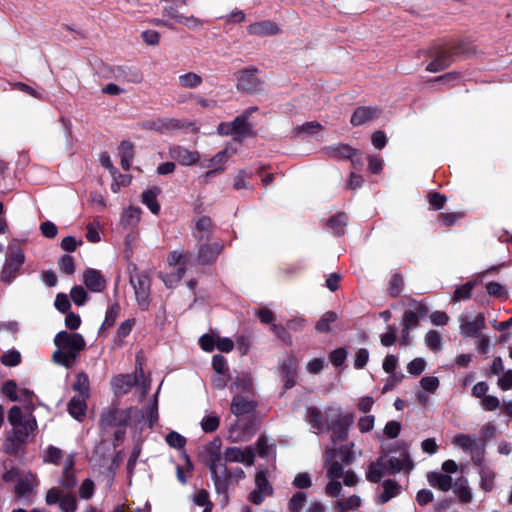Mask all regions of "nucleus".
<instances>
[{
  "label": "nucleus",
  "instance_id": "nucleus-1",
  "mask_svg": "<svg viewBox=\"0 0 512 512\" xmlns=\"http://www.w3.org/2000/svg\"><path fill=\"white\" fill-rule=\"evenodd\" d=\"M57 349L52 358L55 363L70 367L74 364L78 354L85 348V340L81 334L60 331L54 338Z\"/></svg>",
  "mask_w": 512,
  "mask_h": 512
},
{
  "label": "nucleus",
  "instance_id": "nucleus-2",
  "mask_svg": "<svg viewBox=\"0 0 512 512\" xmlns=\"http://www.w3.org/2000/svg\"><path fill=\"white\" fill-rule=\"evenodd\" d=\"M33 405H27L25 412L19 406H13L8 412V422L13 427V433L20 438H28L37 428V422L32 415Z\"/></svg>",
  "mask_w": 512,
  "mask_h": 512
},
{
  "label": "nucleus",
  "instance_id": "nucleus-3",
  "mask_svg": "<svg viewBox=\"0 0 512 512\" xmlns=\"http://www.w3.org/2000/svg\"><path fill=\"white\" fill-rule=\"evenodd\" d=\"M140 417V413L134 409H110L105 414H103L101 418V426L103 429H109L112 427H118L119 429L115 431V437L119 439L124 431L121 429L128 424H130L131 420L138 419Z\"/></svg>",
  "mask_w": 512,
  "mask_h": 512
},
{
  "label": "nucleus",
  "instance_id": "nucleus-4",
  "mask_svg": "<svg viewBox=\"0 0 512 512\" xmlns=\"http://www.w3.org/2000/svg\"><path fill=\"white\" fill-rule=\"evenodd\" d=\"M207 463L210 472L215 480L216 487L218 488L219 482L223 477L227 476L225 465L221 461L220 443L213 442L206 447Z\"/></svg>",
  "mask_w": 512,
  "mask_h": 512
},
{
  "label": "nucleus",
  "instance_id": "nucleus-5",
  "mask_svg": "<svg viewBox=\"0 0 512 512\" xmlns=\"http://www.w3.org/2000/svg\"><path fill=\"white\" fill-rule=\"evenodd\" d=\"M130 283L135 292V298L139 305L146 306L150 295V278L145 273L132 274Z\"/></svg>",
  "mask_w": 512,
  "mask_h": 512
},
{
  "label": "nucleus",
  "instance_id": "nucleus-6",
  "mask_svg": "<svg viewBox=\"0 0 512 512\" xmlns=\"http://www.w3.org/2000/svg\"><path fill=\"white\" fill-rule=\"evenodd\" d=\"M258 70L246 68L237 73V89L245 92H257L262 88V81L257 76Z\"/></svg>",
  "mask_w": 512,
  "mask_h": 512
},
{
  "label": "nucleus",
  "instance_id": "nucleus-7",
  "mask_svg": "<svg viewBox=\"0 0 512 512\" xmlns=\"http://www.w3.org/2000/svg\"><path fill=\"white\" fill-rule=\"evenodd\" d=\"M459 322L460 333L465 337L476 336L485 326V318L481 313L474 316L461 315Z\"/></svg>",
  "mask_w": 512,
  "mask_h": 512
},
{
  "label": "nucleus",
  "instance_id": "nucleus-8",
  "mask_svg": "<svg viewBox=\"0 0 512 512\" xmlns=\"http://www.w3.org/2000/svg\"><path fill=\"white\" fill-rule=\"evenodd\" d=\"M255 453L252 447L244 449L239 447H229L224 451V460L226 462H238L247 466L254 464Z\"/></svg>",
  "mask_w": 512,
  "mask_h": 512
},
{
  "label": "nucleus",
  "instance_id": "nucleus-9",
  "mask_svg": "<svg viewBox=\"0 0 512 512\" xmlns=\"http://www.w3.org/2000/svg\"><path fill=\"white\" fill-rule=\"evenodd\" d=\"M169 155L173 160L183 166L195 165L200 160V154L197 151H191L180 145L170 147Z\"/></svg>",
  "mask_w": 512,
  "mask_h": 512
},
{
  "label": "nucleus",
  "instance_id": "nucleus-10",
  "mask_svg": "<svg viewBox=\"0 0 512 512\" xmlns=\"http://www.w3.org/2000/svg\"><path fill=\"white\" fill-rule=\"evenodd\" d=\"M385 461L387 464V472L389 473H398L401 471L409 473L414 468V463L406 450H404L399 457L392 456L387 459L385 458Z\"/></svg>",
  "mask_w": 512,
  "mask_h": 512
},
{
  "label": "nucleus",
  "instance_id": "nucleus-11",
  "mask_svg": "<svg viewBox=\"0 0 512 512\" xmlns=\"http://www.w3.org/2000/svg\"><path fill=\"white\" fill-rule=\"evenodd\" d=\"M38 485L36 476L31 472H24L19 475L15 486V493L18 497H28L35 493Z\"/></svg>",
  "mask_w": 512,
  "mask_h": 512
},
{
  "label": "nucleus",
  "instance_id": "nucleus-12",
  "mask_svg": "<svg viewBox=\"0 0 512 512\" xmlns=\"http://www.w3.org/2000/svg\"><path fill=\"white\" fill-rule=\"evenodd\" d=\"M256 489L249 495L250 501L255 504H260L266 496L272 494V487L266 478L264 472H258L255 477Z\"/></svg>",
  "mask_w": 512,
  "mask_h": 512
},
{
  "label": "nucleus",
  "instance_id": "nucleus-13",
  "mask_svg": "<svg viewBox=\"0 0 512 512\" xmlns=\"http://www.w3.org/2000/svg\"><path fill=\"white\" fill-rule=\"evenodd\" d=\"M25 256L22 252H15L9 262L5 264L0 275V279L6 283H10L16 276L19 267L24 263Z\"/></svg>",
  "mask_w": 512,
  "mask_h": 512
},
{
  "label": "nucleus",
  "instance_id": "nucleus-14",
  "mask_svg": "<svg viewBox=\"0 0 512 512\" xmlns=\"http://www.w3.org/2000/svg\"><path fill=\"white\" fill-rule=\"evenodd\" d=\"M166 15L177 23H181L190 29H200L202 21L193 15L185 16L176 7L166 9Z\"/></svg>",
  "mask_w": 512,
  "mask_h": 512
},
{
  "label": "nucleus",
  "instance_id": "nucleus-15",
  "mask_svg": "<svg viewBox=\"0 0 512 512\" xmlns=\"http://www.w3.org/2000/svg\"><path fill=\"white\" fill-rule=\"evenodd\" d=\"M136 382L135 375H118L112 379L111 385L115 395L120 396L128 393Z\"/></svg>",
  "mask_w": 512,
  "mask_h": 512
},
{
  "label": "nucleus",
  "instance_id": "nucleus-16",
  "mask_svg": "<svg viewBox=\"0 0 512 512\" xmlns=\"http://www.w3.org/2000/svg\"><path fill=\"white\" fill-rule=\"evenodd\" d=\"M280 32L279 27L271 21L256 22L248 26V33L256 36H271Z\"/></svg>",
  "mask_w": 512,
  "mask_h": 512
},
{
  "label": "nucleus",
  "instance_id": "nucleus-17",
  "mask_svg": "<svg viewBox=\"0 0 512 512\" xmlns=\"http://www.w3.org/2000/svg\"><path fill=\"white\" fill-rule=\"evenodd\" d=\"M377 115L378 109L375 107H359L351 117V124L353 126L363 125L375 119Z\"/></svg>",
  "mask_w": 512,
  "mask_h": 512
},
{
  "label": "nucleus",
  "instance_id": "nucleus-18",
  "mask_svg": "<svg viewBox=\"0 0 512 512\" xmlns=\"http://www.w3.org/2000/svg\"><path fill=\"white\" fill-rule=\"evenodd\" d=\"M86 287L93 292H100L105 288V280L97 270L89 269L83 275Z\"/></svg>",
  "mask_w": 512,
  "mask_h": 512
},
{
  "label": "nucleus",
  "instance_id": "nucleus-19",
  "mask_svg": "<svg viewBox=\"0 0 512 512\" xmlns=\"http://www.w3.org/2000/svg\"><path fill=\"white\" fill-rule=\"evenodd\" d=\"M427 313L424 305L416 304L413 310H407L403 314L402 324L404 328H411L417 325L419 319Z\"/></svg>",
  "mask_w": 512,
  "mask_h": 512
},
{
  "label": "nucleus",
  "instance_id": "nucleus-20",
  "mask_svg": "<svg viewBox=\"0 0 512 512\" xmlns=\"http://www.w3.org/2000/svg\"><path fill=\"white\" fill-rule=\"evenodd\" d=\"M428 483L442 491H448L452 488V478L439 472H430L427 474Z\"/></svg>",
  "mask_w": 512,
  "mask_h": 512
},
{
  "label": "nucleus",
  "instance_id": "nucleus-21",
  "mask_svg": "<svg viewBox=\"0 0 512 512\" xmlns=\"http://www.w3.org/2000/svg\"><path fill=\"white\" fill-rule=\"evenodd\" d=\"M336 450L329 449L326 451V462L329 465L327 476L329 479H339L343 476V468L342 465L339 464L336 460Z\"/></svg>",
  "mask_w": 512,
  "mask_h": 512
},
{
  "label": "nucleus",
  "instance_id": "nucleus-22",
  "mask_svg": "<svg viewBox=\"0 0 512 512\" xmlns=\"http://www.w3.org/2000/svg\"><path fill=\"white\" fill-rule=\"evenodd\" d=\"M387 471L385 457H380L377 462L371 463L366 473V478L373 483H378Z\"/></svg>",
  "mask_w": 512,
  "mask_h": 512
},
{
  "label": "nucleus",
  "instance_id": "nucleus-23",
  "mask_svg": "<svg viewBox=\"0 0 512 512\" xmlns=\"http://www.w3.org/2000/svg\"><path fill=\"white\" fill-rule=\"evenodd\" d=\"M254 408V402L242 396H235L231 403V411L237 416L250 413Z\"/></svg>",
  "mask_w": 512,
  "mask_h": 512
},
{
  "label": "nucleus",
  "instance_id": "nucleus-24",
  "mask_svg": "<svg viewBox=\"0 0 512 512\" xmlns=\"http://www.w3.org/2000/svg\"><path fill=\"white\" fill-rule=\"evenodd\" d=\"M451 443L466 452H472L477 447V439L466 434L455 435Z\"/></svg>",
  "mask_w": 512,
  "mask_h": 512
},
{
  "label": "nucleus",
  "instance_id": "nucleus-25",
  "mask_svg": "<svg viewBox=\"0 0 512 512\" xmlns=\"http://www.w3.org/2000/svg\"><path fill=\"white\" fill-rule=\"evenodd\" d=\"M140 220V209L128 207L122 213L120 225L124 228L134 227Z\"/></svg>",
  "mask_w": 512,
  "mask_h": 512
},
{
  "label": "nucleus",
  "instance_id": "nucleus-26",
  "mask_svg": "<svg viewBox=\"0 0 512 512\" xmlns=\"http://www.w3.org/2000/svg\"><path fill=\"white\" fill-rule=\"evenodd\" d=\"M178 82L182 88L194 89L202 84L203 79L199 74L195 72H187L179 75Z\"/></svg>",
  "mask_w": 512,
  "mask_h": 512
},
{
  "label": "nucleus",
  "instance_id": "nucleus-27",
  "mask_svg": "<svg viewBox=\"0 0 512 512\" xmlns=\"http://www.w3.org/2000/svg\"><path fill=\"white\" fill-rule=\"evenodd\" d=\"M28 438H20L18 437V434L11 433L9 434L3 443V449L8 454H16L21 445L24 444L27 441Z\"/></svg>",
  "mask_w": 512,
  "mask_h": 512
},
{
  "label": "nucleus",
  "instance_id": "nucleus-28",
  "mask_svg": "<svg viewBox=\"0 0 512 512\" xmlns=\"http://www.w3.org/2000/svg\"><path fill=\"white\" fill-rule=\"evenodd\" d=\"M220 252V246L217 243L207 244L200 248L199 258L203 263L213 261Z\"/></svg>",
  "mask_w": 512,
  "mask_h": 512
},
{
  "label": "nucleus",
  "instance_id": "nucleus-29",
  "mask_svg": "<svg viewBox=\"0 0 512 512\" xmlns=\"http://www.w3.org/2000/svg\"><path fill=\"white\" fill-rule=\"evenodd\" d=\"M85 399L82 396H75L70 400L68 410L71 416L79 419L84 415L86 409Z\"/></svg>",
  "mask_w": 512,
  "mask_h": 512
},
{
  "label": "nucleus",
  "instance_id": "nucleus-30",
  "mask_svg": "<svg viewBox=\"0 0 512 512\" xmlns=\"http://www.w3.org/2000/svg\"><path fill=\"white\" fill-rule=\"evenodd\" d=\"M399 493V485L395 482V481H392V480H386L384 483H383V492L382 494L379 496V499L378 501L380 503H386L388 502L391 498L395 497L396 495H398Z\"/></svg>",
  "mask_w": 512,
  "mask_h": 512
},
{
  "label": "nucleus",
  "instance_id": "nucleus-31",
  "mask_svg": "<svg viewBox=\"0 0 512 512\" xmlns=\"http://www.w3.org/2000/svg\"><path fill=\"white\" fill-rule=\"evenodd\" d=\"M344 425H339L333 427L332 431V440L334 442L336 441H342L345 440L348 435V426L353 423V417L350 415H347L343 418Z\"/></svg>",
  "mask_w": 512,
  "mask_h": 512
},
{
  "label": "nucleus",
  "instance_id": "nucleus-32",
  "mask_svg": "<svg viewBox=\"0 0 512 512\" xmlns=\"http://www.w3.org/2000/svg\"><path fill=\"white\" fill-rule=\"evenodd\" d=\"M250 130L246 116H239L231 123V131L238 136L248 135Z\"/></svg>",
  "mask_w": 512,
  "mask_h": 512
},
{
  "label": "nucleus",
  "instance_id": "nucleus-33",
  "mask_svg": "<svg viewBox=\"0 0 512 512\" xmlns=\"http://www.w3.org/2000/svg\"><path fill=\"white\" fill-rule=\"evenodd\" d=\"M73 389L78 392V396L87 398L89 395V379L88 376L81 372L77 374Z\"/></svg>",
  "mask_w": 512,
  "mask_h": 512
},
{
  "label": "nucleus",
  "instance_id": "nucleus-34",
  "mask_svg": "<svg viewBox=\"0 0 512 512\" xmlns=\"http://www.w3.org/2000/svg\"><path fill=\"white\" fill-rule=\"evenodd\" d=\"M337 319V314L334 312H326L320 320L317 322L315 329L317 332L325 333L329 332L331 327L330 325L335 322Z\"/></svg>",
  "mask_w": 512,
  "mask_h": 512
},
{
  "label": "nucleus",
  "instance_id": "nucleus-35",
  "mask_svg": "<svg viewBox=\"0 0 512 512\" xmlns=\"http://www.w3.org/2000/svg\"><path fill=\"white\" fill-rule=\"evenodd\" d=\"M121 166L124 170H129L133 158V150L130 143L123 142L120 145Z\"/></svg>",
  "mask_w": 512,
  "mask_h": 512
},
{
  "label": "nucleus",
  "instance_id": "nucleus-36",
  "mask_svg": "<svg viewBox=\"0 0 512 512\" xmlns=\"http://www.w3.org/2000/svg\"><path fill=\"white\" fill-rule=\"evenodd\" d=\"M157 193L153 190H148L142 194V202L150 209L153 214H158L160 206L156 201Z\"/></svg>",
  "mask_w": 512,
  "mask_h": 512
},
{
  "label": "nucleus",
  "instance_id": "nucleus-37",
  "mask_svg": "<svg viewBox=\"0 0 512 512\" xmlns=\"http://www.w3.org/2000/svg\"><path fill=\"white\" fill-rule=\"evenodd\" d=\"M361 505V499L357 495H353L347 499H341L337 502V508L340 512H345L346 510H353L358 508Z\"/></svg>",
  "mask_w": 512,
  "mask_h": 512
},
{
  "label": "nucleus",
  "instance_id": "nucleus-38",
  "mask_svg": "<svg viewBox=\"0 0 512 512\" xmlns=\"http://www.w3.org/2000/svg\"><path fill=\"white\" fill-rule=\"evenodd\" d=\"M0 360L4 366L13 367L21 362V354L19 351L11 349L2 355Z\"/></svg>",
  "mask_w": 512,
  "mask_h": 512
},
{
  "label": "nucleus",
  "instance_id": "nucleus-39",
  "mask_svg": "<svg viewBox=\"0 0 512 512\" xmlns=\"http://www.w3.org/2000/svg\"><path fill=\"white\" fill-rule=\"evenodd\" d=\"M166 443L174 449H182L186 444V438L176 431H171L165 437Z\"/></svg>",
  "mask_w": 512,
  "mask_h": 512
},
{
  "label": "nucleus",
  "instance_id": "nucleus-40",
  "mask_svg": "<svg viewBox=\"0 0 512 512\" xmlns=\"http://www.w3.org/2000/svg\"><path fill=\"white\" fill-rule=\"evenodd\" d=\"M426 345L432 350H439L442 347V338L439 332L435 330L429 331L425 336Z\"/></svg>",
  "mask_w": 512,
  "mask_h": 512
},
{
  "label": "nucleus",
  "instance_id": "nucleus-41",
  "mask_svg": "<svg viewBox=\"0 0 512 512\" xmlns=\"http://www.w3.org/2000/svg\"><path fill=\"white\" fill-rule=\"evenodd\" d=\"M73 465V461L71 458H68L66 460L65 468H64V474L62 479V485L66 487L67 489H71L75 486V479L73 477V473L71 471V466Z\"/></svg>",
  "mask_w": 512,
  "mask_h": 512
},
{
  "label": "nucleus",
  "instance_id": "nucleus-42",
  "mask_svg": "<svg viewBox=\"0 0 512 512\" xmlns=\"http://www.w3.org/2000/svg\"><path fill=\"white\" fill-rule=\"evenodd\" d=\"M473 287V282H467L464 285L458 287L454 292L453 300L455 302H459L461 300L468 299L471 295Z\"/></svg>",
  "mask_w": 512,
  "mask_h": 512
},
{
  "label": "nucleus",
  "instance_id": "nucleus-43",
  "mask_svg": "<svg viewBox=\"0 0 512 512\" xmlns=\"http://www.w3.org/2000/svg\"><path fill=\"white\" fill-rule=\"evenodd\" d=\"M134 326V320H126L124 321L117 330V338L116 341L119 345L123 344L124 339L130 334L132 328Z\"/></svg>",
  "mask_w": 512,
  "mask_h": 512
},
{
  "label": "nucleus",
  "instance_id": "nucleus-44",
  "mask_svg": "<svg viewBox=\"0 0 512 512\" xmlns=\"http://www.w3.org/2000/svg\"><path fill=\"white\" fill-rule=\"evenodd\" d=\"M184 275V267H178L176 271H172L170 274H167L163 277V282L169 288L174 287L183 277Z\"/></svg>",
  "mask_w": 512,
  "mask_h": 512
},
{
  "label": "nucleus",
  "instance_id": "nucleus-45",
  "mask_svg": "<svg viewBox=\"0 0 512 512\" xmlns=\"http://www.w3.org/2000/svg\"><path fill=\"white\" fill-rule=\"evenodd\" d=\"M70 296L72 301L78 306L83 305L87 299V293L81 286L73 287L71 289Z\"/></svg>",
  "mask_w": 512,
  "mask_h": 512
},
{
  "label": "nucleus",
  "instance_id": "nucleus-46",
  "mask_svg": "<svg viewBox=\"0 0 512 512\" xmlns=\"http://www.w3.org/2000/svg\"><path fill=\"white\" fill-rule=\"evenodd\" d=\"M59 506L63 512H75L77 509V502L74 496L63 495Z\"/></svg>",
  "mask_w": 512,
  "mask_h": 512
},
{
  "label": "nucleus",
  "instance_id": "nucleus-47",
  "mask_svg": "<svg viewBox=\"0 0 512 512\" xmlns=\"http://www.w3.org/2000/svg\"><path fill=\"white\" fill-rule=\"evenodd\" d=\"M219 426V418L216 415H209L202 419L201 427L205 432H213Z\"/></svg>",
  "mask_w": 512,
  "mask_h": 512
},
{
  "label": "nucleus",
  "instance_id": "nucleus-48",
  "mask_svg": "<svg viewBox=\"0 0 512 512\" xmlns=\"http://www.w3.org/2000/svg\"><path fill=\"white\" fill-rule=\"evenodd\" d=\"M426 367V362L423 358H415L407 365V370L412 375L421 374Z\"/></svg>",
  "mask_w": 512,
  "mask_h": 512
},
{
  "label": "nucleus",
  "instance_id": "nucleus-49",
  "mask_svg": "<svg viewBox=\"0 0 512 512\" xmlns=\"http://www.w3.org/2000/svg\"><path fill=\"white\" fill-rule=\"evenodd\" d=\"M334 155L340 158L352 159L356 155V150L348 145H339L333 149Z\"/></svg>",
  "mask_w": 512,
  "mask_h": 512
},
{
  "label": "nucleus",
  "instance_id": "nucleus-50",
  "mask_svg": "<svg viewBox=\"0 0 512 512\" xmlns=\"http://www.w3.org/2000/svg\"><path fill=\"white\" fill-rule=\"evenodd\" d=\"M305 501L306 495L304 493H296L289 501V509L292 512H299Z\"/></svg>",
  "mask_w": 512,
  "mask_h": 512
},
{
  "label": "nucleus",
  "instance_id": "nucleus-51",
  "mask_svg": "<svg viewBox=\"0 0 512 512\" xmlns=\"http://www.w3.org/2000/svg\"><path fill=\"white\" fill-rule=\"evenodd\" d=\"M118 312H119V306L118 305L111 306L109 308V310L106 312V316H105V319L103 321V324H102L101 328L105 329V328L111 327L114 324L115 320H116Z\"/></svg>",
  "mask_w": 512,
  "mask_h": 512
},
{
  "label": "nucleus",
  "instance_id": "nucleus-52",
  "mask_svg": "<svg viewBox=\"0 0 512 512\" xmlns=\"http://www.w3.org/2000/svg\"><path fill=\"white\" fill-rule=\"evenodd\" d=\"M481 406L487 411H493L500 407V401L494 395H486L481 400Z\"/></svg>",
  "mask_w": 512,
  "mask_h": 512
},
{
  "label": "nucleus",
  "instance_id": "nucleus-53",
  "mask_svg": "<svg viewBox=\"0 0 512 512\" xmlns=\"http://www.w3.org/2000/svg\"><path fill=\"white\" fill-rule=\"evenodd\" d=\"M55 307L62 313H66L70 309L71 305L66 294L59 293L56 295Z\"/></svg>",
  "mask_w": 512,
  "mask_h": 512
},
{
  "label": "nucleus",
  "instance_id": "nucleus-54",
  "mask_svg": "<svg viewBox=\"0 0 512 512\" xmlns=\"http://www.w3.org/2000/svg\"><path fill=\"white\" fill-rule=\"evenodd\" d=\"M94 493V483L90 479L84 480L79 489L82 499H90Z\"/></svg>",
  "mask_w": 512,
  "mask_h": 512
},
{
  "label": "nucleus",
  "instance_id": "nucleus-55",
  "mask_svg": "<svg viewBox=\"0 0 512 512\" xmlns=\"http://www.w3.org/2000/svg\"><path fill=\"white\" fill-rule=\"evenodd\" d=\"M420 385L424 390L435 392L439 386V379L434 376L424 377L420 381Z\"/></svg>",
  "mask_w": 512,
  "mask_h": 512
},
{
  "label": "nucleus",
  "instance_id": "nucleus-56",
  "mask_svg": "<svg viewBox=\"0 0 512 512\" xmlns=\"http://www.w3.org/2000/svg\"><path fill=\"white\" fill-rule=\"evenodd\" d=\"M347 357V351L343 348L336 349L330 353V361L335 366H340L344 363Z\"/></svg>",
  "mask_w": 512,
  "mask_h": 512
},
{
  "label": "nucleus",
  "instance_id": "nucleus-57",
  "mask_svg": "<svg viewBox=\"0 0 512 512\" xmlns=\"http://www.w3.org/2000/svg\"><path fill=\"white\" fill-rule=\"evenodd\" d=\"M62 497L63 494L60 489L53 487L47 491L45 501L48 505H53L60 503Z\"/></svg>",
  "mask_w": 512,
  "mask_h": 512
},
{
  "label": "nucleus",
  "instance_id": "nucleus-58",
  "mask_svg": "<svg viewBox=\"0 0 512 512\" xmlns=\"http://www.w3.org/2000/svg\"><path fill=\"white\" fill-rule=\"evenodd\" d=\"M401 430V425L397 421H389L384 427V434L389 438H396Z\"/></svg>",
  "mask_w": 512,
  "mask_h": 512
},
{
  "label": "nucleus",
  "instance_id": "nucleus-59",
  "mask_svg": "<svg viewBox=\"0 0 512 512\" xmlns=\"http://www.w3.org/2000/svg\"><path fill=\"white\" fill-rule=\"evenodd\" d=\"M217 337L213 335L205 334L200 338L201 348L206 352L213 351L216 346Z\"/></svg>",
  "mask_w": 512,
  "mask_h": 512
},
{
  "label": "nucleus",
  "instance_id": "nucleus-60",
  "mask_svg": "<svg viewBox=\"0 0 512 512\" xmlns=\"http://www.w3.org/2000/svg\"><path fill=\"white\" fill-rule=\"evenodd\" d=\"M354 444H350L349 446H344L340 448L339 455L342 461L346 463H350L355 460L356 454L353 451Z\"/></svg>",
  "mask_w": 512,
  "mask_h": 512
},
{
  "label": "nucleus",
  "instance_id": "nucleus-61",
  "mask_svg": "<svg viewBox=\"0 0 512 512\" xmlns=\"http://www.w3.org/2000/svg\"><path fill=\"white\" fill-rule=\"evenodd\" d=\"M375 423L374 416H364L358 421V428L362 433L369 432L373 429Z\"/></svg>",
  "mask_w": 512,
  "mask_h": 512
},
{
  "label": "nucleus",
  "instance_id": "nucleus-62",
  "mask_svg": "<svg viewBox=\"0 0 512 512\" xmlns=\"http://www.w3.org/2000/svg\"><path fill=\"white\" fill-rule=\"evenodd\" d=\"M62 457V451L54 446H49L46 450L45 461L51 463H58L59 459Z\"/></svg>",
  "mask_w": 512,
  "mask_h": 512
},
{
  "label": "nucleus",
  "instance_id": "nucleus-63",
  "mask_svg": "<svg viewBox=\"0 0 512 512\" xmlns=\"http://www.w3.org/2000/svg\"><path fill=\"white\" fill-rule=\"evenodd\" d=\"M216 347L221 352L228 353L233 350L234 343L230 338H227V337L221 338V337L217 336Z\"/></svg>",
  "mask_w": 512,
  "mask_h": 512
},
{
  "label": "nucleus",
  "instance_id": "nucleus-64",
  "mask_svg": "<svg viewBox=\"0 0 512 512\" xmlns=\"http://www.w3.org/2000/svg\"><path fill=\"white\" fill-rule=\"evenodd\" d=\"M497 385L504 391L512 389V370L506 371L502 377L499 378Z\"/></svg>",
  "mask_w": 512,
  "mask_h": 512
}]
</instances>
